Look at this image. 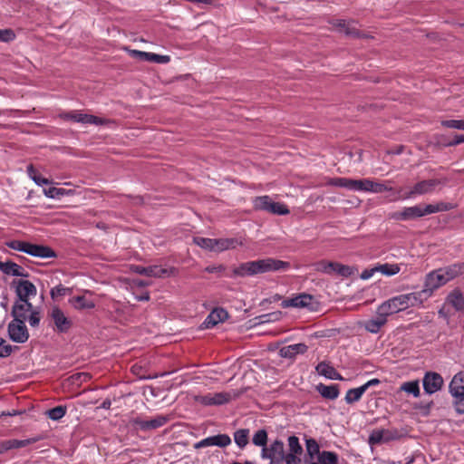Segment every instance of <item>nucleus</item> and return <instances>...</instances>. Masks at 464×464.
Listing matches in <instances>:
<instances>
[{"mask_svg":"<svg viewBox=\"0 0 464 464\" xmlns=\"http://www.w3.org/2000/svg\"><path fill=\"white\" fill-rule=\"evenodd\" d=\"M290 267V263L266 257L255 261H247L234 268V276H252L268 272L285 271Z\"/></svg>","mask_w":464,"mask_h":464,"instance_id":"f257e3e1","label":"nucleus"},{"mask_svg":"<svg viewBox=\"0 0 464 464\" xmlns=\"http://www.w3.org/2000/svg\"><path fill=\"white\" fill-rule=\"evenodd\" d=\"M440 183L437 179H424L417 182L409 191L403 192L401 188L397 190L396 196L392 198L391 201L405 200L414 198L417 196L430 194L434 191L435 188Z\"/></svg>","mask_w":464,"mask_h":464,"instance_id":"f03ea898","label":"nucleus"},{"mask_svg":"<svg viewBox=\"0 0 464 464\" xmlns=\"http://www.w3.org/2000/svg\"><path fill=\"white\" fill-rule=\"evenodd\" d=\"M453 404L459 414H464V371L456 373L449 385Z\"/></svg>","mask_w":464,"mask_h":464,"instance_id":"7ed1b4c3","label":"nucleus"},{"mask_svg":"<svg viewBox=\"0 0 464 464\" xmlns=\"http://www.w3.org/2000/svg\"><path fill=\"white\" fill-rule=\"evenodd\" d=\"M255 209L266 211L275 215L285 216L289 214L286 205L280 202H274L267 195L256 197L253 199Z\"/></svg>","mask_w":464,"mask_h":464,"instance_id":"20e7f679","label":"nucleus"},{"mask_svg":"<svg viewBox=\"0 0 464 464\" xmlns=\"http://www.w3.org/2000/svg\"><path fill=\"white\" fill-rule=\"evenodd\" d=\"M58 117L64 121H72L82 124L103 125L107 123V120L81 112L80 111H63Z\"/></svg>","mask_w":464,"mask_h":464,"instance_id":"39448f33","label":"nucleus"},{"mask_svg":"<svg viewBox=\"0 0 464 464\" xmlns=\"http://www.w3.org/2000/svg\"><path fill=\"white\" fill-rule=\"evenodd\" d=\"M403 310H406L404 298L402 295H400L382 303L377 307L376 314H380L381 315H385L388 317L391 314L399 313Z\"/></svg>","mask_w":464,"mask_h":464,"instance_id":"423d86ee","label":"nucleus"},{"mask_svg":"<svg viewBox=\"0 0 464 464\" xmlns=\"http://www.w3.org/2000/svg\"><path fill=\"white\" fill-rule=\"evenodd\" d=\"M285 445L280 440H276L269 446L262 449L263 459H270L271 464H279L284 461Z\"/></svg>","mask_w":464,"mask_h":464,"instance_id":"0eeeda50","label":"nucleus"},{"mask_svg":"<svg viewBox=\"0 0 464 464\" xmlns=\"http://www.w3.org/2000/svg\"><path fill=\"white\" fill-rule=\"evenodd\" d=\"M9 338L18 343H25L29 338V333L25 322L22 320H13L8 324Z\"/></svg>","mask_w":464,"mask_h":464,"instance_id":"6e6552de","label":"nucleus"},{"mask_svg":"<svg viewBox=\"0 0 464 464\" xmlns=\"http://www.w3.org/2000/svg\"><path fill=\"white\" fill-rule=\"evenodd\" d=\"M288 452L284 453V461L285 464H302L300 456L303 453V448L296 436L288 437Z\"/></svg>","mask_w":464,"mask_h":464,"instance_id":"1a4fd4ad","label":"nucleus"},{"mask_svg":"<svg viewBox=\"0 0 464 464\" xmlns=\"http://www.w3.org/2000/svg\"><path fill=\"white\" fill-rule=\"evenodd\" d=\"M315 302L313 295L308 294H300L295 297L287 298L281 304L282 307H296V308H307L311 311L314 310Z\"/></svg>","mask_w":464,"mask_h":464,"instance_id":"9d476101","label":"nucleus"},{"mask_svg":"<svg viewBox=\"0 0 464 464\" xmlns=\"http://www.w3.org/2000/svg\"><path fill=\"white\" fill-rule=\"evenodd\" d=\"M230 401L228 392H208L196 397V401L204 406H219Z\"/></svg>","mask_w":464,"mask_h":464,"instance_id":"9b49d317","label":"nucleus"},{"mask_svg":"<svg viewBox=\"0 0 464 464\" xmlns=\"http://www.w3.org/2000/svg\"><path fill=\"white\" fill-rule=\"evenodd\" d=\"M443 383L442 376L435 372H426L422 380L424 392L428 394H433L440 391Z\"/></svg>","mask_w":464,"mask_h":464,"instance_id":"f8f14e48","label":"nucleus"},{"mask_svg":"<svg viewBox=\"0 0 464 464\" xmlns=\"http://www.w3.org/2000/svg\"><path fill=\"white\" fill-rule=\"evenodd\" d=\"M50 317L52 318L55 326V330L58 333H66L72 327V323L71 319H69L63 311L58 306L52 308L50 312Z\"/></svg>","mask_w":464,"mask_h":464,"instance_id":"ddd939ff","label":"nucleus"},{"mask_svg":"<svg viewBox=\"0 0 464 464\" xmlns=\"http://www.w3.org/2000/svg\"><path fill=\"white\" fill-rule=\"evenodd\" d=\"M400 435L397 430H373L369 436V443L372 445L381 444L395 440Z\"/></svg>","mask_w":464,"mask_h":464,"instance_id":"4468645a","label":"nucleus"},{"mask_svg":"<svg viewBox=\"0 0 464 464\" xmlns=\"http://www.w3.org/2000/svg\"><path fill=\"white\" fill-rule=\"evenodd\" d=\"M447 284V281L439 268L430 272L425 278L424 288L431 295L433 291Z\"/></svg>","mask_w":464,"mask_h":464,"instance_id":"2eb2a0df","label":"nucleus"},{"mask_svg":"<svg viewBox=\"0 0 464 464\" xmlns=\"http://www.w3.org/2000/svg\"><path fill=\"white\" fill-rule=\"evenodd\" d=\"M13 285H14L18 300H29L30 296L36 295L37 290L35 285L28 280L14 281Z\"/></svg>","mask_w":464,"mask_h":464,"instance_id":"dca6fc26","label":"nucleus"},{"mask_svg":"<svg viewBox=\"0 0 464 464\" xmlns=\"http://www.w3.org/2000/svg\"><path fill=\"white\" fill-rule=\"evenodd\" d=\"M42 440L41 436L32 437L25 440H6L2 442H0V454L13 450V449H19L24 448L28 445L34 444L39 440Z\"/></svg>","mask_w":464,"mask_h":464,"instance_id":"f3484780","label":"nucleus"},{"mask_svg":"<svg viewBox=\"0 0 464 464\" xmlns=\"http://www.w3.org/2000/svg\"><path fill=\"white\" fill-rule=\"evenodd\" d=\"M404 298V303L406 309L409 307H415V306H422L423 303L431 296L429 292L423 288L421 291L419 292H412L409 294L402 295Z\"/></svg>","mask_w":464,"mask_h":464,"instance_id":"a211bd4d","label":"nucleus"},{"mask_svg":"<svg viewBox=\"0 0 464 464\" xmlns=\"http://www.w3.org/2000/svg\"><path fill=\"white\" fill-rule=\"evenodd\" d=\"M33 310V304L29 300H16L13 305L11 314L14 320H27V313Z\"/></svg>","mask_w":464,"mask_h":464,"instance_id":"6ab92c4d","label":"nucleus"},{"mask_svg":"<svg viewBox=\"0 0 464 464\" xmlns=\"http://www.w3.org/2000/svg\"><path fill=\"white\" fill-rule=\"evenodd\" d=\"M131 271L150 277H163L168 273L167 269L162 268L160 266H142L140 265H133L131 266Z\"/></svg>","mask_w":464,"mask_h":464,"instance_id":"aec40b11","label":"nucleus"},{"mask_svg":"<svg viewBox=\"0 0 464 464\" xmlns=\"http://www.w3.org/2000/svg\"><path fill=\"white\" fill-rule=\"evenodd\" d=\"M422 205L405 207L400 212L393 214V218L398 220H411L423 217Z\"/></svg>","mask_w":464,"mask_h":464,"instance_id":"412c9836","label":"nucleus"},{"mask_svg":"<svg viewBox=\"0 0 464 464\" xmlns=\"http://www.w3.org/2000/svg\"><path fill=\"white\" fill-rule=\"evenodd\" d=\"M27 255L40 258L56 257L55 251L48 246L29 243Z\"/></svg>","mask_w":464,"mask_h":464,"instance_id":"4be33fe9","label":"nucleus"},{"mask_svg":"<svg viewBox=\"0 0 464 464\" xmlns=\"http://www.w3.org/2000/svg\"><path fill=\"white\" fill-rule=\"evenodd\" d=\"M0 271L7 276L21 277L28 276V273L25 269L13 261L0 262Z\"/></svg>","mask_w":464,"mask_h":464,"instance_id":"5701e85b","label":"nucleus"},{"mask_svg":"<svg viewBox=\"0 0 464 464\" xmlns=\"http://www.w3.org/2000/svg\"><path fill=\"white\" fill-rule=\"evenodd\" d=\"M228 317V313L223 308H215L207 316L203 322L205 328H212L218 323L223 322Z\"/></svg>","mask_w":464,"mask_h":464,"instance_id":"b1692460","label":"nucleus"},{"mask_svg":"<svg viewBox=\"0 0 464 464\" xmlns=\"http://www.w3.org/2000/svg\"><path fill=\"white\" fill-rule=\"evenodd\" d=\"M168 420V417L163 415H158L155 418L149 420H136L135 423L140 427V430H150L162 427L167 423Z\"/></svg>","mask_w":464,"mask_h":464,"instance_id":"393cba45","label":"nucleus"},{"mask_svg":"<svg viewBox=\"0 0 464 464\" xmlns=\"http://www.w3.org/2000/svg\"><path fill=\"white\" fill-rule=\"evenodd\" d=\"M333 26L340 33L348 36H359V32L356 28L354 22H348L345 20H334Z\"/></svg>","mask_w":464,"mask_h":464,"instance_id":"a878e982","label":"nucleus"},{"mask_svg":"<svg viewBox=\"0 0 464 464\" xmlns=\"http://www.w3.org/2000/svg\"><path fill=\"white\" fill-rule=\"evenodd\" d=\"M316 372L330 380H343V376L330 363L321 362L315 367Z\"/></svg>","mask_w":464,"mask_h":464,"instance_id":"bb28decb","label":"nucleus"},{"mask_svg":"<svg viewBox=\"0 0 464 464\" xmlns=\"http://www.w3.org/2000/svg\"><path fill=\"white\" fill-rule=\"evenodd\" d=\"M306 351V344L300 343L282 347L279 350V354L284 358H294L295 355L303 354Z\"/></svg>","mask_w":464,"mask_h":464,"instance_id":"cd10ccee","label":"nucleus"},{"mask_svg":"<svg viewBox=\"0 0 464 464\" xmlns=\"http://www.w3.org/2000/svg\"><path fill=\"white\" fill-rule=\"evenodd\" d=\"M447 281L450 282L454 278L464 274V262L455 263L448 266L440 268Z\"/></svg>","mask_w":464,"mask_h":464,"instance_id":"c85d7f7f","label":"nucleus"},{"mask_svg":"<svg viewBox=\"0 0 464 464\" xmlns=\"http://www.w3.org/2000/svg\"><path fill=\"white\" fill-rule=\"evenodd\" d=\"M387 323V317L377 314L375 318L369 319L363 322L362 326L364 329L372 334H377L380 332L382 327Z\"/></svg>","mask_w":464,"mask_h":464,"instance_id":"c756f323","label":"nucleus"},{"mask_svg":"<svg viewBox=\"0 0 464 464\" xmlns=\"http://www.w3.org/2000/svg\"><path fill=\"white\" fill-rule=\"evenodd\" d=\"M455 205L450 202H438L435 204L422 205L423 217L438 212H445L455 208Z\"/></svg>","mask_w":464,"mask_h":464,"instance_id":"7c9ffc66","label":"nucleus"},{"mask_svg":"<svg viewBox=\"0 0 464 464\" xmlns=\"http://www.w3.org/2000/svg\"><path fill=\"white\" fill-rule=\"evenodd\" d=\"M447 304H450L456 311L464 310V295L459 289H453L446 298Z\"/></svg>","mask_w":464,"mask_h":464,"instance_id":"2f4dec72","label":"nucleus"},{"mask_svg":"<svg viewBox=\"0 0 464 464\" xmlns=\"http://www.w3.org/2000/svg\"><path fill=\"white\" fill-rule=\"evenodd\" d=\"M353 274V267L338 262L329 261V276L337 275L343 277H349Z\"/></svg>","mask_w":464,"mask_h":464,"instance_id":"473e14b6","label":"nucleus"},{"mask_svg":"<svg viewBox=\"0 0 464 464\" xmlns=\"http://www.w3.org/2000/svg\"><path fill=\"white\" fill-rule=\"evenodd\" d=\"M69 303L76 310L92 309L95 307L93 300L87 298L85 295H77L69 299Z\"/></svg>","mask_w":464,"mask_h":464,"instance_id":"72a5a7b5","label":"nucleus"},{"mask_svg":"<svg viewBox=\"0 0 464 464\" xmlns=\"http://www.w3.org/2000/svg\"><path fill=\"white\" fill-rule=\"evenodd\" d=\"M316 391L320 395L328 400H335L339 396V387L337 384L325 385L319 383L316 386Z\"/></svg>","mask_w":464,"mask_h":464,"instance_id":"f704fd0d","label":"nucleus"},{"mask_svg":"<svg viewBox=\"0 0 464 464\" xmlns=\"http://www.w3.org/2000/svg\"><path fill=\"white\" fill-rule=\"evenodd\" d=\"M305 450L306 454L311 460H313L315 457L318 458L320 451V446L315 439L308 438L305 439Z\"/></svg>","mask_w":464,"mask_h":464,"instance_id":"c9c22d12","label":"nucleus"},{"mask_svg":"<svg viewBox=\"0 0 464 464\" xmlns=\"http://www.w3.org/2000/svg\"><path fill=\"white\" fill-rule=\"evenodd\" d=\"M372 186V179H353L352 191L371 192Z\"/></svg>","mask_w":464,"mask_h":464,"instance_id":"e433bc0d","label":"nucleus"},{"mask_svg":"<svg viewBox=\"0 0 464 464\" xmlns=\"http://www.w3.org/2000/svg\"><path fill=\"white\" fill-rule=\"evenodd\" d=\"M376 269H377V272H379L384 276H392L397 275L401 270L399 265L388 264V263L376 265Z\"/></svg>","mask_w":464,"mask_h":464,"instance_id":"4c0bfd02","label":"nucleus"},{"mask_svg":"<svg viewBox=\"0 0 464 464\" xmlns=\"http://www.w3.org/2000/svg\"><path fill=\"white\" fill-rule=\"evenodd\" d=\"M364 392H365V390L362 386L350 389L347 391L344 400H345L346 403H348V404L354 403L361 400V398Z\"/></svg>","mask_w":464,"mask_h":464,"instance_id":"58836bf2","label":"nucleus"},{"mask_svg":"<svg viewBox=\"0 0 464 464\" xmlns=\"http://www.w3.org/2000/svg\"><path fill=\"white\" fill-rule=\"evenodd\" d=\"M392 180H386L385 182H377L372 180V193H382L385 191H392L393 198L396 196L397 191H393V188L391 186Z\"/></svg>","mask_w":464,"mask_h":464,"instance_id":"ea45409f","label":"nucleus"},{"mask_svg":"<svg viewBox=\"0 0 464 464\" xmlns=\"http://www.w3.org/2000/svg\"><path fill=\"white\" fill-rule=\"evenodd\" d=\"M320 464H339L338 455L334 451H322L317 459Z\"/></svg>","mask_w":464,"mask_h":464,"instance_id":"a19ab883","label":"nucleus"},{"mask_svg":"<svg viewBox=\"0 0 464 464\" xmlns=\"http://www.w3.org/2000/svg\"><path fill=\"white\" fill-rule=\"evenodd\" d=\"M44 195L50 198L60 199L64 196L71 195L72 190H67L62 188L52 187L44 190Z\"/></svg>","mask_w":464,"mask_h":464,"instance_id":"79ce46f5","label":"nucleus"},{"mask_svg":"<svg viewBox=\"0 0 464 464\" xmlns=\"http://www.w3.org/2000/svg\"><path fill=\"white\" fill-rule=\"evenodd\" d=\"M249 430L240 429L234 432V441L239 448H244L248 443Z\"/></svg>","mask_w":464,"mask_h":464,"instance_id":"37998d69","label":"nucleus"},{"mask_svg":"<svg viewBox=\"0 0 464 464\" xmlns=\"http://www.w3.org/2000/svg\"><path fill=\"white\" fill-rule=\"evenodd\" d=\"M26 170L29 178L32 179L36 185L43 186L51 183V181L48 179L41 177L38 171L34 168L32 164L27 166Z\"/></svg>","mask_w":464,"mask_h":464,"instance_id":"c03bdc74","label":"nucleus"},{"mask_svg":"<svg viewBox=\"0 0 464 464\" xmlns=\"http://www.w3.org/2000/svg\"><path fill=\"white\" fill-rule=\"evenodd\" d=\"M329 186L338 187V188H344L348 190H352V184H353V179L348 178H333L329 179L326 182Z\"/></svg>","mask_w":464,"mask_h":464,"instance_id":"a18cd8bd","label":"nucleus"},{"mask_svg":"<svg viewBox=\"0 0 464 464\" xmlns=\"http://www.w3.org/2000/svg\"><path fill=\"white\" fill-rule=\"evenodd\" d=\"M400 389L409 394H412L415 398L420 396V385L417 380L403 382Z\"/></svg>","mask_w":464,"mask_h":464,"instance_id":"49530a36","label":"nucleus"},{"mask_svg":"<svg viewBox=\"0 0 464 464\" xmlns=\"http://www.w3.org/2000/svg\"><path fill=\"white\" fill-rule=\"evenodd\" d=\"M253 444L258 447L265 448L267 442V432L266 430H258L253 436Z\"/></svg>","mask_w":464,"mask_h":464,"instance_id":"de8ad7c7","label":"nucleus"},{"mask_svg":"<svg viewBox=\"0 0 464 464\" xmlns=\"http://www.w3.org/2000/svg\"><path fill=\"white\" fill-rule=\"evenodd\" d=\"M211 446L225 447L231 443L230 437L227 434H218L209 437Z\"/></svg>","mask_w":464,"mask_h":464,"instance_id":"09e8293b","label":"nucleus"},{"mask_svg":"<svg viewBox=\"0 0 464 464\" xmlns=\"http://www.w3.org/2000/svg\"><path fill=\"white\" fill-rule=\"evenodd\" d=\"M65 413H66V407L59 405L53 409H50L47 411V416L53 420H59L65 415Z\"/></svg>","mask_w":464,"mask_h":464,"instance_id":"8fccbe9b","label":"nucleus"},{"mask_svg":"<svg viewBox=\"0 0 464 464\" xmlns=\"http://www.w3.org/2000/svg\"><path fill=\"white\" fill-rule=\"evenodd\" d=\"M30 242L22 240H11L6 243V246L14 250L27 253L28 246Z\"/></svg>","mask_w":464,"mask_h":464,"instance_id":"3c124183","label":"nucleus"},{"mask_svg":"<svg viewBox=\"0 0 464 464\" xmlns=\"http://www.w3.org/2000/svg\"><path fill=\"white\" fill-rule=\"evenodd\" d=\"M193 240L198 246L210 251L213 250L214 238L197 237Z\"/></svg>","mask_w":464,"mask_h":464,"instance_id":"603ef678","label":"nucleus"},{"mask_svg":"<svg viewBox=\"0 0 464 464\" xmlns=\"http://www.w3.org/2000/svg\"><path fill=\"white\" fill-rule=\"evenodd\" d=\"M232 241L230 239H216L214 238L213 250L214 252H221L225 249L229 248Z\"/></svg>","mask_w":464,"mask_h":464,"instance_id":"864d4df0","label":"nucleus"},{"mask_svg":"<svg viewBox=\"0 0 464 464\" xmlns=\"http://www.w3.org/2000/svg\"><path fill=\"white\" fill-rule=\"evenodd\" d=\"M72 289L69 287H65L63 285H58L51 289V296L52 298L59 297V296H64L68 294H71Z\"/></svg>","mask_w":464,"mask_h":464,"instance_id":"5fc2aeb1","label":"nucleus"},{"mask_svg":"<svg viewBox=\"0 0 464 464\" xmlns=\"http://www.w3.org/2000/svg\"><path fill=\"white\" fill-rule=\"evenodd\" d=\"M441 125L446 128L457 129L464 130V121L463 120H447L442 121Z\"/></svg>","mask_w":464,"mask_h":464,"instance_id":"6e6d98bb","label":"nucleus"},{"mask_svg":"<svg viewBox=\"0 0 464 464\" xmlns=\"http://www.w3.org/2000/svg\"><path fill=\"white\" fill-rule=\"evenodd\" d=\"M15 39V34L12 29H0V42L9 43Z\"/></svg>","mask_w":464,"mask_h":464,"instance_id":"4d7b16f0","label":"nucleus"},{"mask_svg":"<svg viewBox=\"0 0 464 464\" xmlns=\"http://www.w3.org/2000/svg\"><path fill=\"white\" fill-rule=\"evenodd\" d=\"M170 61L169 56L168 55H160L153 53H150V57L148 62L156 63H168Z\"/></svg>","mask_w":464,"mask_h":464,"instance_id":"13d9d810","label":"nucleus"},{"mask_svg":"<svg viewBox=\"0 0 464 464\" xmlns=\"http://www.w3.org/2000/svg\"><path fill=\"white\" fill-rule=\"evenodd\" d=\"M314 270L325 275H329V261L321 260L314 264Z\"/></svg>","mask_w":464,"mask_h":464,"instance_id":"bf43d9fd","label":"nucleus"},{"mask_svg":"<svg viewBox=\"0 0 464 464\" xmlns=\"http://www.w3.org/2000/svg\"><path fill=\"white\" fill-rule=\"evenodd\" d=\"M40 320H41L40 313L38 311H36L35 309H33L28 317L29 324L32 327H36L39 325Z\"/></svg>","mask_w":464,"mask_h":464,"instance_id":"052dcab7","label":"nucleus"},{"mask_svg":"<svg viewBox=\"0 0 464 464\" xmlns=\"http://www.w3.org/2000/svg\"><path fill=\"white\" fill-rule=\"evenodd\" d=\"M13 352V348L10 344H5V341L0 338V357H7Z\"/></svg>","mask_w":464,"mask_h":464,"instance_id":"680f3d73","label":"nucleus"},{"mask_svg":"<svg viewBox=\"0 0 464 464\" xmlns=\"http://www.w3.org/2000/svg\"><path fill=\"white\" fill-rule=\"evenodd\" d=\"M130 53H131V56L133 58H136V59H139V60H141V61H147L148 62L149 57H150V53L143 52V51L131 50Z\"/></svg>","mask_w":464,"mask_h":464,"instance_id":"e2e57ef3","label":"nucleus"},{"mask_svg":"<svg viewBox=\"0 0 464 464\" xmlns=\"http://www.w3.org/2000/svg\"><path fill=\"white\" fill-rule=\"evenodd\" d=\"M375 273H377L376 266L368 269H365L361 274V278L362 280L370 279Z\"/></svg>","mask_w":464,"mask_h":464,"instance_id":"0e129e2a","label":"nucleus"},{"mask_svg":"<svg viewBox=\"0 0 464 464\" xmlns=\"http://www.w3.org/2000/svg\"><path fill=\"white\" fill-rule=\"evenodd\" d=\"M460 143H464V135H456L454 140L450 141L448 146H455Z\"/></svg>","mask_w":464,"mask_h":464,"instance_id":"69168bd1","label":"nucleus"},{"mask_svg":"<svg viewBox=\"0 0 464 464\" xmlns=\"http://www.w3.org/2000/svg\"><path fill=\"white\" fill-rule=\"evenodd\" d=\"M380 380L379 379H371L369 380L367 382H365L363 385H362L365 392L367 391V389H369L370 387L372 386H376L378 384H380Z\"/></svg>","mask_w":464,"mask_h":464,"instance_id":"338daca9","label":"nucleus"},{"mask_svg":"<svg viewBox=\"0 0 464 464\" xmlns=\"http://www.w3.org/2000/svg\"><path fill=\"white\" fill-rule=\"evenodd\" d=\"M208 446H211V440H209V437L200 440L196 444V448H202Z\"/></svg>","mask_w":464,"mask_h":464,"instance_id":"774afa93","label":"nucleus"}]
</instances>
